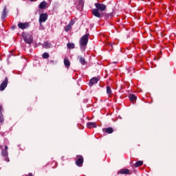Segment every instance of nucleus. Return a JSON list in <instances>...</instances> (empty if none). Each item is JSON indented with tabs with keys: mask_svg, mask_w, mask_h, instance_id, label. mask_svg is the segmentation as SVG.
Segmentation results:
<instances>
[{
	"mask_svg": "<svg viewBox=\"0 0 176 176\" xmlns=\"http://www.w3.org/2000/svg\"><path fill=\"white\" fill-rule=\"evenodd\" d=\"M47 5V3H46V1H42L39 4L38 8H39V9H46Z\"/></svg>",
	"mask_w": 176,
	"mask_h": 176,
	"instance_id": "f3484780",
	"label": "nucleus"
},
{
	"mask_svg": "<svg viewBox=\"0 0 176 176\" xmlns=\"http://www.w3.org/2000/svg\"><path fill=\"white\" fill-rule=\"evenodd\" d=\"M129 98L132 102L137 100V96L133 94H130Z\"/></svg>",
	"mask_w": 176,
	"mask_h": 176,
	"instance_id": "6ab92c4d",
	"label": "nucleus"
},
{
	"mask_svg": "<svg viewBox=\"0 0 176 176\" xmlns=\"http://www.w3.org/2000/svg\"><path fill=\"white\" fill-rule=\"evenodd\" d=\"M142 164H144V162H142V161H138L135 164V167H141V166H142Z\"/></svg>",
	"mask_w": 176,
	"mask_h": 176,
	"instance_id": "4be33fe9",
	"label": "nucleus"
},
{
	"mask_svg": "<svg viewBox=\"0 0 176 176\" xmlns=\"http://www.w3.org/2000/svg\"><path fill=\"white\" fill-rule=\"evenodd\" d=\"M5 121V119L3 118V114L2 113H0V123H3Z\"/></svg>",
	"mask_w": 176,
	"mask_h": 176,
	"instance_id": "393cba45",
	"label": "nucleus"
},
{
	"mask_svg": "<svg viewBox=\"0 0 176 176\" xmlns=\"http://www.w3.org/2000/svg\"><path fill=\"white\" fill-rule=\"evenodd\" d=\"M104 133H107V134H112L113 133V128L108 127L103 129Z\"/></svg>",
	"mask_w": 176,
	"mask_h": 176,
	"instance_id": "4468645a",
	"label": "nucleus"
},
{
	"mask_svg": "<svg viewBox=\"0 0 176 176\" xmlns=\"http://www.w3.org/2000/svg\"><path fill=\"white\" fill-rule=\"evenodd\" d=\"M6 8H5L3 10L2 15H1V19L3 21L5 19H6V16H8L6 14Z\"/></svg>",
	"mask_w": 176,
	"mask_h": 176,
	"instance_id": "aec40b11",
	"label": "nucleus"
},
{
	"mask_svg": "<svg viewBox=\"0 0 176 176\" xmlns=\"http://www.w3.org/2000/svg\"><path fill=\"white\" fill-rule=\"evenodd\" d=\"M67 48L69 49H75V44L74 43H69L67 44Z\"/></svg>",
	"mask_w": 176,
	"mask_h": 176,
	"instance_id": "412c9836",
	"label": "nucleus"
},
{
	"mask_svg": "<svg viewBox=\"0 0 176 176\" xmlns=\"http://www.w3.org/2000/svg\"><path fill=\"white\" fill-rule=\"evenodd\" d=\"M85 6V1L83 0H79L78 1V4L77 6V9L80 12H82L83 10V7Z\"/></svg>",
	"mask_w": 176,
	"mask_h": 176,
	"instance_id": "1a4fd4ad",
	"label": "nucleus"
},
{
	"mask_svg": "<svg viewBox=\"0 0 176 176\" xmlns=\"http://www.w3.org/2000/svg\"><path fill=\"white\" fill-rule=\"evenodd\" d=\"M42 57L43 58L46 59V58H49L50 57V55L49 54V53L45 52L43 54Z\"/></svg>",
	"mask_w": 176,
	"mask_h": 176,
	"instance_id": "5701e85b",
	"label": "nucleus"
},
{
	"mask_svg": "<svg viewBox=\"0 0 176 176\" xmlns=\"http://www.w3.org/2000/svg\"><path fill=\"white\" fill-rule=\"evenodd\" d=\"M44 46H45V47H50V43H45Z\"/></svg>",
	"mask_w": 176,
	"mask_h": 176,
	"instance_id": "bb28decb",
	"label": "nucleus"
},
{
	"mask_svg": "<svg viewBox=\"0 0 176 176\" xmlns=\"http://www.w3.org/2000/svg\"><path fill=\"white\" fill-rule=\"evenodd\" d=\"M64 30L66 32H68V31H71V30H72V28L69 25H67L64 28Z\"/></svg>",
	"mask_w": 176,
	"mask_h": 176,
	"instance_id": "b1692460",
	"label": "nucleus"
},
{
	"mask_svg": "<svg viewBox=\"0 0 176 176\" xmlns=\"http://www.w3.org/2000/svg\"><path fill=\"white\" fill-rule=\"evenodd\" d=\"M9 82V79L8 77H6L5 80L0 85V91H3L5 89L8 87V83Z\"/></svg>",
	"mask_w": 176,
	"mask_h": 176,
	"instance_id": "39448f33",
	"label": "nucleus"
},
{
	"mask_svg": "<svg viewBox=\"0 0 176 176\" xmlns=\"http://www.w3.org/2000/svg\"><path fill=\"white\" fill-rule=\"evenodd\" d=\"M92 14H94V16H95V17H101V14H100V10L96 9H94L92 10Z\"/></svg>",
	"mask_w": 176,
	"mask_h": 176,
	"instance_id": "f8f14e48",
	"label": "nucleus"
},
{
	"mask_svg": "<svg viewBox=\"0 0 176 176\" xmlns=\"http://www.w3.org/2000/svg\"><path fill=\"white\" fill-rule=\"evenodd\" d=\"M30 27V23L28 22H20L18 23V28L19 30H27Z\"/></svg>",
	"mask_w": 176,
	"mask_h": 176,
	"instance_id": "423d86ee",
	"label": "nucleus"
},
{
	"mask_svg": "<svg viewBox=\"0 0 176 176\" xmlns=\"http://www.w3.org/2000/svg\"><path fill=\"white\" fill-rule=\"evenodd\" d=\"M47 20V15L46 14H41L39 16V23L42 24V23H45Z\"/></svg>",
	"mask_w": 176,
	"mask_h": 176,
	"instance_id": "9d476101",
	"label": "nucleus"
},
{
	"mask_svg": "<svg viewBox=\"0 0 176 176\" xmlns=\"http://www.w3.org/2000/svg\"><path fill=\"white\" fill-rule=\"evenodd\" d=\"M83 156L82 155H76V164L78 167H82L83 166Z\"/></svg>",
	"mask_w": 176,
	"mask_h": 176,
	"instance_id": "20e7f679",
	"label": "nucleus"
},
{
	"mask_svg": "<svg viewBox=\"0 0 176 176\" xmlns=\"http://www.w3.org/2000/svg\"><path fill=\"white\" fill-rule=\"evenodd\" d=\"M89 36H90V34L87 33L80 38V49L82 52H85L86 50V47H87V43H89Z\"/></svg>",
	"mask_w": 176,
	"mask_h": 176,
	"instance_id": "f257e3e1",
	"label": "nucleus"
},
{
	"mask_svg": "<svg viewBox=\"0 0 176 176\" xmlns=\"http://www.w3.org/2000/svg\"><path fill=\"white\" fill-rule=\"evenodd\" d=\"M87 127L88 129H96L97 127V123L96 122H87Z\"/></svg>",
	"mask_w": 176,
	"mask_h": 176,
	"instance_id": "ddd939ff",
	"label": "nucleus"
},
{
	"mask_svg": "<svg viewBox=\"0 0 176 176\" xmlns=\"http://www.w3.org/2000/svg\"><path fill=\"white\" fill-rule=\"evenodd\" d=\"M31 2H34V0H30Z\"/></svg>",
	"mask_w": 176,
	"mask_h": 176,
	"instance_id": "c85d7f7f",
	"label": "nucleus"
},
{
	"mask_svg": "<svg viewBox=\"0 0 176 176\" xmlns=\"http://www.w3.org/2000/svg\"><path fill=\"white\" fill-rule=\"evenodd\" d=\"M118 174H125L126 175H131V172H130V170L129 169H121L118 171Z\"/></svg>",
	"mask_w": 176,
	"mask_h": 176,
	"instance_id": "9b49d317",
	"label": "nucleus"
},
{
	"mask_svg": "<svg viewBox=\"0 0 176 176\" xmlns=\"http://www.w3.org/2000/svg\"><path fill=\"white\" fill-rule=\"evenodd\" d=\"M64 64L66 68H69V67H71V62H69V60H68V58H65Z\"/></svg>",
	"mask_w": 176,
	"mask_h": 176,
	"instance_id": "dca6fc26",
	"label": "nucleus"
},
{
	"mask_svg": "<svg viewBox=\"0 0 176 176\" xmlns=\"http://www.w3.org/2000/svg\"><path fill=\"white\" fill-rule=\"evenodd\" d=\"M74 24H75V21L74 20H71L68 25L72 28V25H74Z\"/></svg>",
	"mask_w": 176,
	"mask_h": 176,
	"instance_id": "a878e982",
	"label": "nucleus"
},
{
	"mask_svg": "<svg viewBox=\"0 0 176 176\" xmlns=\"http://www.w3.org/2000/svg\"><path fill=\"white\" fill-rule=\"evenodd\" d=\"M98 80H100V76L93 77L89 81V86L91 87L94 85L98 83Z\"/></svg>",
	"mask_w": 176,
	"mask_h": 176,
	"instance_id": "6e6552de",
	"label": "nucleus"
},
{
	"mask_svg": "<svg viewBox=\"0 0 176 176\" xmlns=\"http://www.w3.org/2000/svg\"><path fill=\"white\" fill-rule=\"evenodd\" d=\"M22 37L25 43H28V45H31L32 42H34V37L32 34H30L28 33H23Z\"/></svg>",
	"mask_w": 176,
	"mask_h": 176,
	"instance_id": "7ed1b4c3",
	"label": "nucleus"
},
{
	"mask_svg": "<svg viewBox=\"0 0 176 176\" xmlns=\"http://www.w3.org/2000/svg\"><path fill=\"white\" fill-rule=\"evenodd\" d=\"M0 148H1L2 157H3L5 162L9 163V162H10V160L9 159V152L8 151V149H9V148L7 145L5 146L4 148L2 146H0Z\"/></svg>",
	"mask_w": 176,
	"mask_h": 176,
	"instance_id": "f03ea898",
	"label": "nucleus"
},
{
	"mask_svg": "<svg viewBox=\"0 0 176 176\" xmlns=\"http://www.w3.org/2000/svg\"><path fill=\"white\" fill-rule=\"evenodd\" d=\"M107 94L109 98H111V97H112V89H111V87H109V86L107 87Z\"/></svg>",
	"mask_w": 176,
	"mask_h": 176,
	"instance_id": "2eb2a0df",
	"label": "nucleus"
},
{
	"mask_svg": "<svg viewBox=\"0 0 176 176\" xmlns=\"http://www.w3.org/2000/svg\"><path fill=\"white\" fill-rule=\"evenodd\" d=\"M78 58H79V61L82 65H86V60L85 58L82 56H78Z\"/></svg>",
	"mask_w": 176,
	"mask_h": 176,
	"instance_id": "a211bd4d",
	"label": "nucleus"
},
{
	"mask_svg": "<svg viewBox=\"0 0 176 176\" xmlns=\"http://www.w3.org/2000/svg\"><path fill=\"white\" fill-rule=\"evenodd\" d=\"M3 112V106L2 104H0V113H2Z\"/></svg>",
	"mask_w": 176,
	"mask_h": 176,
	"instance_id": "cd10ccee",
	"label": "nucleus"
},
{
	"mask_svg": "<svg viewBox=\"0 0 176 176\" xmlns=\"http://www.w3.org/2000/svg\"><path fill=\"white\" fill-rule=\"evenodd\" d=\"M95 6L97 10H100V12H104V10L107 9V6L102 3H95Z\"/></svg>",
	"mask_w": 176,
	"mask_h": 176,
	"instance_id": "0eeeda50",
	"label": "nucleus"
}]
</instances>
